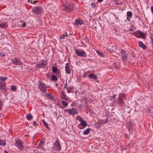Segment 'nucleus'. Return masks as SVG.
Listing matches in <instances>:
<instances>
[{
  "mask_svg": "<svg viewBox=\"0 0 153 153\" xmlns=\"http://www.w3.org/2000/svg\"><path fill=\"white\" fill-rule=\"evenodd\" d=\"M139 46L140 47L142 48L144 50H145L146 49V46L142 42H139Z\"/></svg>",
  "mask_w": 153,
  "mask_h": 153,
  "instance_id": "nucleus-19",
  "label": "nucleus"
},
{
  "mask_svg": "<svg viewBox=\"0 0 153 153\" xmlns=\"http://www.w3.org/2000/svg\"><path fill=\"white\" fill-rule=\"evenodd\" d=\"M33 125L34 126H37V124L36 123V122L35 121H34L33 123Z\"/></svg>",
  "mask_w": 153,
  "mask_h": 153,
  "instance_id": "nucleus-45",
  "label": "nucleus"
},
{
  "mask_svg": "<svg viewBox=\"0 0 153 153\" xmlns=\"http://www.w3.org/2000/svg\"><path fill=\"white\" fill-rule=\"evenodd\" d=\"M116 4L117 5H119L120 4H119L118 2H117L116 3Z\"/></svg>",
  "mask_w": 153,
  "mask_h": 153,
  "instance_id": "nucleus-50",
  "label": "nucleus"
},
{
  "mask_svg": "<svg viewBox=\"0 0 153 153\" xmlns=\"http://www.w3.org/2000/svg\"><path fill=\"white\" fill-rule=\"evenodd\" d=\"M63 10L68 12H71L73 11V4L72 3H66L63 5Z\"/></svg>",
  "mask_w": 153,
  "mask_h": 153,
  "instance_id": "nucleus-1",
  "label": "nucleus"
},
{
  "mask_svg": "<svg viewBox=\"0 0 153 153\" xmlns=\"http://www.w3.org/2000/svg\"><path fill=\"white\" fill-rule=\"evenodd\" d=\"M121 53L122 54V59L123 60L126 61L127 59V54L126 53L125 51L123 49L121 50Z\"/></svg>",
  "mask_w": 153,
  "mask_h": 153,
  "instance_id": "nucleus-11",
  "label": "nucleus"
},
{
  "mask_svg": "<svg viewBox=\"0 0 153 153\" xmlns=\"http://www.w3.org/2000/svg\"><path fill=\"white\" fill-rule=\"evenodd\" d=\"M127 19H128V21H129V20H128V18H127Z\"/></svg>",
  "mask_w": 153,
  "mask_h": 153,
  "instance_id": "nucleus-62",
  "label": "nucleus"
},
{
  "mask_svg": "<svg viewBox=\"0 0 153 153\" xmlns=\"http://www.w3.org/2000/svg\"><path fill=\"white\" fill-rule=\"evenodd\" d=\"M28 1L30 2V0H28Z\"/></svg>",
  "mask_w": 153,
  "mask_h": 153,
  "instance_id": "nucleus-60",
  "label": "nucleus"
},
{
  "mask_svg": "<svg viewBox=\"0 0 153 153\" xmlns=\"http://www.w3.org/2000/svg\"><path fill=\"white\" fill-rule=\"evenodd\" d=\"M97 79V77L96 75H94V76L93 79L94 80H96Z\"/></svg>",
  "mask_w": 153,
  "mask_h": 153,
  "instance_id": "nucleus-44",
  "label": "nucleus"
},
{
  "mask_svg": "<svg viewBox=\"0 0 153 153\" xmlns=\"http://www.w3.org/2000/svg\"><path fill=\"white\" fill-rule=\"evenodd\" d=\"M73 88L72 86H70L67 88V89H68L70 90H73Z\"/></svg>",
  "mask_w": 153,
  "mask_h": 153,
  "instance_id": "nucleus-41",
  "label": "nucleus"
},
{
  "mask_svg": "<svg viewBox=\"0 0 153 153\" xmlns=\"http://www.w3.org/2000/svg\"><path fill=\"white\" fill-rule=\"evenodd\" d=\"M15 144L19 149L21 150H23L24 149V147L23 145V143L22 142L19 140L16 141Z\"/></svg>",
  "mask_w": 153,
  "mask_h": 153,
  "instance_id": "nucleus-9",
  "label": "nucleus"
},
{
  "mask_svg": "<svg viewBox=\"0 0 153 153\" xmlns=\"http://www.w3.org/2000/svg\"><path fill=\"white\" fill-rule=\"evenodd\" d=\"M65 71L66 73L69 74L71 73V70L70 69L69 67L68 63H67L65 67Z\"/></svg>",
  "mask_w": 153,
  "mask_h": 153,
  "instance_id": "nucleus-17",
  "label": "nucleus"
},
{
  "mask_svg": "<svg viewBox=\"0 0 153 153\" xmlns=\"http://www.w3.org/2000/svg\"><path fill=\"white\" fill-rule=\"evenodd\" d=\"M103 1V0H98V1L99 2H101Z\"/></svg>",
  "mask_w": 153,
  "mask_h": 153,
  "instance_id": "nucleus-49",
  "label": "nucleus"
},
{
  "mask_svg": "<svg viewBox=\"0 0 153 153\" xmlns=\"http://www.w3.org/2000/svg\"><path fill=\"white\" fill-rule=\"evenodd\" d=\"M66 84L65 85V87H66Z\"/></svg>",
  "mask_w": 153,
  "mask_h": 153,
  "instance_id": "nucleus-58",
  "label": "nucleus"
},
{
  "mask_svg": "<svg viewBox=\"0 0 153 153\" xmlns=\"http://www.w3.org/2000/svg\"><path fill=\"white\" fill-rule=\"evenodd\" d=\"M126 98V95L124 94H120L117 100V103L120 106H122L124 104V100Z\"/></svg>",
  "mask_w": 153,
  "mask_h": 153,
  "instance_id": "nucleus-2",
  "label": "nucleus"
},
{
  "mask_svg": "<svg viewBox=\"0 0 153 153\" xmlns=\"http://www.w3.org/2000/svg\"><path fill=\"white\" fill-rule=\"evenodd\" d=\"M83 23V21L81 20L80 19H76L75 23V25H81Z\"/></svg>",
  "mask_w": 153,
  "mask_h": 153,
  "instance_id": "nucleus-18",
  "label": "nucleus"
},
{
  "mask_svg": "<svg viewBox=\"0 0 153 153\" xmlns=\"http://www.w3.org/2000/svg\"><path fill=\"white\" fill-rule=\"evenodd\" d=\"M65 34L60 35L59 36V38L61 39H63L65 38Z\"/></svg>",
  "mask_w": 153,
  "mask_h": 153,
  "instance_id": "nucleus-36",
  "label": "nucleus"
},
{
  "mask_svg": "<svg viewBox=\"0 0 153 153\" xmlns=\"http://www.w3.org/2000/svg\"><path fill=\"white\" fill-rule=\"evenodd\" d=\"M31 2L32 3L33 1H31Z\"/></svg>",
  "mask_w": 153,
  "mask_h": 153,
  "instance_id": "nucleus-61",
  "label": "nucleus"
},
{
  "mask_svg": "<svg viewBox=\"0 0 153 153\" xmlns=\"http://www.w3.org/2000/svg\"><path fill=\"white\" fill-rule=\"evenodd\" d=\"M90 130L91 128H88L85 131H84L83 132V134L85 135L88 134L89 133Z\"/></svg>",
  "mask_w": 153,
  "mask_h": 153,
  "instance_id": "nucleus-22",
  "label": "nucleus"
},
{
  "mask_svg": "<svg viewBox=\"0 0 153 153\" xmlns=\"http://www.w3.org/2000/svg\"><path fill=\"white\" fill-rule=\"evenodd\" d=\"M83 39L85 40L86 42H87L89 40L86 37L84 38Z\"/></svg>",
  "mask_w": 153,
  "mask_h": 153,
  "instance_id": "nucleus-42",
  "label": "nucleus"
},
{
  "mask_svg": "<svg viewBox=\"0 0 153 153\" xmlns=\"http://www.w3.org/2000/svg\"><path fill=\"white\" fill-rule=\"evenodd\" d=\"M38 87L42 92L45 93L47 91L46 87L45 86V84L40 81H38Z\"/></svg>",
  "mask_w": 153,
  "mask_h": 153,
  "instance_id": "nucleus-4",
  "label": "nucleus"
},
{
  "mask_svg": "<svg viewBox=\"0 0 153 153\" xmlns=\"http://www.w3.org/2000/svg\"><path fill=\"white\" fill-rule=\"evenodd\" d=\"M32 11L36 15H40L43 12V8L41 6L35 7L32 8Z\"/></svg>",
  "mask_w": 153,
  "mask_h": 153,
  "instance_id": "nucleus-3",
  "label": "nucleus"
},
{
  "mask_svg": "<svg viewBox=\"0 0 153 153\" xmlns=\"http://www.w3.org/2000/svg\"><path fill=\"white\" fill-rule=\"evenodd\" d=\"M67 92H68V93H70L71 92V91H69V90L68 89H67Z\"/></svg>",
  "mask_w": 153,
  "mask_h": 153,
  "instance_id": "nucleus-51",
  "label": "nucleus"
},
{
  "mask_svg": "<svg viewBox=\"0 0 153 153\" xmlns=\"http://www.w3.org/2000/svg\"><path fill=\"white\" fill-rule=\"evenodd\" d=\"M97 52L99 55L100 56L103 57L104 56V54L102 53V52H100L99 51H97Z\"/></svg>",
  "mask_w": 153,
  "mask_h": 153,
  "instance_id": "nucleus-26",
  "label": "nucleus"
},
{
  "mask_svg": "<svg viewBox=\"0 0 153 153\" xmlns=\"http://www.w3.org/2000/svg\"><path fill=\"white\" fill-rule=\"evenodd\" d=\"M0 56H5V55L3 54V53H1L0 54Z\"/></svg>",
  "mask_w": 153,
  "mask_h": 153,
  "instance_id": "nucleus-47",
  "label": "nucleus"
},
{
  "mask_svg": "<svg viewBox=\"0 0 153 153\" xmlns=\"http://www.w3.org/2000/svg\"><path fill=\"white\" fill-rule=\"evenodd\" d=\"M0 89L1 92H3L6 91V87L5 84H0Z\"/></svg>",
  "mask_w": 153,
  "mask_h": 153,
  "instance_id": "nucleus-14",
  "label": "nucleus"
},
{
  "mask_svg": "<svg viewBox=\"0 0 153 153\" xmlns=\"http://www.w3.org/2000/svg\"><path fill=\"white\" fill-rule=\"evenodd\" d=\"M61 98L63 99L66 100H68V97L65 94L64 91H62L61 94Z\"/></svg>",
  "mask_w": 153,
  "mask_h": 153,
  "instance_id": "nucleus-15",
  "label": "nucleus"
},
{
  "mask_svg": "<svg viewBox=\"0 0 153 153\" xmlns=\"http://www.w3.org/2000/svg\"><path fill=\"white\" fill-rule=\"evenodd\" d=\"M44 140H42L39 143L38 145V146H41L44 142Z\"/></svg>",
  "mask_w": 153,
  "mask_h": 153,
  "instance_id": "nucleus-35",
  "label": "nucleus"
},
{
  "mask_svg": "<svg viewBox=\"0 0 153 153\" xmlns=\"http://www.w3.org/2000/svg\"><path fill=\"white\" fill-rule=\"evenodd\" d=\"M40 153V152H39V153Z\"/></svg>",
  "mask_w": 153,
  "mask_h": 153,
  "instance_id": "nucleus-63",
  "label": "nucleus"
},
{
  "mask_svg": "<svg viewBox=\"0 0 153 153\" xmlns=\"http://www.w3.org/2000/svg\"><path fill=\"white\" fill-rule=\"evenodd\" d=\"M42 122H43V124L45 125V127L48 129H49V126L47 124V123L45 122L44 120H42Z\"/></svg>",
  "mask_w": 153,
  "mask_h": 153,
  "instance_id": "nucleus-23",
  "label": "nucleus"
},
{
  "mask_svg": "<svg viewBox=\"0 0 153 153\" xmlns=\"http://www.w3.org/2000/svg\"><path fill=\"white\" fill-rule=\"evenodd\" d=\"M127 16L128 17H130L132 16V13L131 11H128L127 13Z\"/></svg>",
  "mask_w": 153,
  "mask_h": 153,
  "instance_id": "nucleus-30",
  "label": "nucleus"
},
{
  "mask_svg": "<svg viewBox=\"0 0 153 153\" xmlns=\"http://www.w3.org/2000/svg\"><path fill=\"white\" fill-rule=\"evenodd\" d=\"M128 125L129 126V127H131L133 124V122L131 121H128L127 123Z\"/></svg>",
  "mask_w": 153,
  "mask_h": 153,
  "instance_id": "nucleus-25",
  "label": "nucleus"
},
{
  "mask_svg": "<svg viewBox=\"0 0 153 153\" xmlns=\"http://www.w3.org/2000/svg\"><path fill=\"white\" fill-rule=\"evenodd\" d=\"M151 10L152 13H153V6H152L151 7Z\"/></svg>",
  "mask_w": 153,
  "mask_h": 153,
  "instance_id": "nucleus-46",
  "label": "nucleus"
},
{
  "mask_svg": "<svg viewBox=\"0 0 153 153\" xmlns=\"http://www.w3.org/2000/svg\"><path fill=\"white\" fill-rule=\"evenodd\" d=\"M62 103L63 105L65 106H67L68 105V103L65 101H62Z\"/></svg>",
  "mask_w": 153,
  "mask_h": 153,
  "instance_id": "nucleus-32",
  "label": "nucleus"
},
{
  "mask_svg": "<svg viewBox=\"0 0 153 153\" xmlns=\"http://www.w3.org/2000/svg\"><path fill=\"white\" fill-rule=\"evenodd\" d=\"M17 87L15 85H12L11 87V89L12 91H15L17 89Z\"/></svg>",
  "mask_w": 153,
  "mask_h": 153,
  "instance_id": "nucleus-27",
  "label": "nucleus"
},
{
  "mask_svg": "<svg viewBox=\"0 0 153 153\" xmlns=\"http://www.w3.org/2000/svg\"><path fill=\"white\" fill-rule=\"evenodd\" d=\"M114 67L116 69H118L119 68V65L117 64V63H115L114 65Z\"/></svg>",
  "mask_w": 153,
  "mask_h": 153,
  "instance_id": "nucleus-37",
  "label": "nucleus"
},
{
  "mask_svg": "<svg viewBox=\"0 0 153 153\" xmlns=\"http://www.w3.org/2000/svg\"><path fill=\"white\" fill-rule=\"evenodd\" d=\"M53 147L55 150L56 151H59L61 149V147L60 143L59 142L58 139L57 138L56 141L54 144Z\"/></svg>",
  "mask_w": 153,
  "mask_h": 153,
  "instance_id": "nucleus-8",
  "label": "nucleus"
},
{
  "mask_svg": "<svg viewBox=\"0 0 153 153\" xmlns=\"http://www.w3.org/2000/svg\"><path fill=\"white\" fill-rule=\"evenodd\" d=\"M115 49V47L114 46H112V48H109V49H107L109 51H110V52L111 53L113 52H114V50Z\"/></svg>",
  "mask_w": 153,
  "mask_h": 153,
  "instance_id": "nucleus-24",
  "label": "nucleus"
},
{
  "mask_svg": "<svg viewBox=\"0 0 153 153\" xmlns=\"http://www.w3.org/2000/svg\"><path fill=\"white\" fill-rule=\"evenodd\" d=\"M108 121V120L107 119H105L104 120H102L100 122V123L102 124H104L106 123Z\"/></svg>",
  "mask_w": 153,
  "mask_h": 153,
  "instance_id": "nucleus-31",
  "label": "nucleus"
},
{
  "mask_svg": "<svg viewBox=\"0 0 153 153\" xmlns=\"http://www.w3.org/2000/svg\"><path fill=\"white\" fill-rule=\"evenodd\" d=\"M52 71L53 72L56 73L58 76L60 75V70L58 69V68L56 66H54L52 67Z\"/></svg>",
  "mask_w": 153,
  "mask_h": 153,
  "instance_id": "nucleus-10",
  "label": "nucleus"
},
{
  "mask_svg": "<svg viewBox=\"0 0 153 153\" xmlns=\"http://www.w3.org/2000/svg\"><path fill=\"white\" fill-rule=\"evenodd\" d=\"M51 98L53 99V100H54V97H53V96L51 97Z\"/></svg>",
  "mask_w": 153,
  "mask_h": 153,
  "instance_id": "nucleus-54",
  "label": "nucleus"
},
{
  "mask_svg": "<svg viewBox=\"0 0 153 153\" xmlns=\"http://www.w3.org/2000/svg\"><path fill=\"white\" fill-rule=\"evenodd\" d=\"M25 25H26V24H25V23H23V24L22 25V26L23 27H25Z\"/></svg>",
  "mask_w": 153,
  "mask_h": 153,
  "instance_id": "nucleus-48",
  "label": "nucleus"
},
{
  "mask_svg": "<svg viewBox=\"0 0 153 153\" xmlns=\"http://www.w3.org/2000/svg\"><path fill=\"white\" fill-rule=\"evenodd\" d=\"M56 85H58V84L57 83H56Z\"/></svg>",
  "mask_w": 153,
  "mask_h": 153,
  "instance_id": "nucleus-59",
  "label": "nucleus"
},
{
  "mask_svg": "<svg viewBox=\"0 0 153 153\" xmlns=\"http://www.w3.org/2000/svg\"><path fill=\"white\" fill-rule=\"evenodd\" d=\"M66 84L65 85V87H66Z\"/></svg>",
  "mask_w": 153,
  "mask_h": 153,
  "instance_id": "nucleus-57",
  "label": "nucleus"
},
{
  "mask_svg": "<svg viewBox=\"0 0 153 153\" xmlns=\"http://www.w3.org/2000/svg\"><path fill=\"white\" fill-rule=\"evenodd\" d=\"M58 78L57 76L55 75H53L51 77V79L52 81H56L57 80Z\"/></svg>",
  "mask_w": 153,
  "mask_h": 153,
  "instance_id": "nucleus-28",
  "label": "nucleus"
},
{
  "mask_svg": "<svg viewBox=\"0 0 153 153\" xmlns=\"http://www.w3.org/2000/svg\"><path fill=\"white\" fill-rule=\"evenodd\" d=\"M130 128H128V130L129 131H130Z\"/></svg>",
  "mask_w": 153,
  "mask_h": 153,
  "instance_id": "nucleus-56",
  "label": "nucleus"
},
{
  "mask_svg": "<svg viewBox=\"0 0 153 153\" xmlns=\"http://www.w3.org/2000/svg\"><path fill=\"white\" fill-rule=\"evenodd\" d=\"M6 145V143L4 140H0V145L4 146Z\"/></svg>",
  "mask_w": 153,
  "mask_h": 153,
  "instance_id": "nucleus-29",
  "label": "nucleus"
},
{
  "mask_svg": "<svg viewBox=\"0 0 153 153\" xmlns=\"http://www.w3.org/2000/svg\"><path fill=\"white\" fill-rule=\"evenodd\" d=\"M6 27V25L4 23L0 24V27L4 28Z\"/></svg>",
  "mask_w": 153,
  "mask_h": 153,
  "instance_id": "nucleus-33",
  "label": "nucleus"
},
{
  "mask_svg": "<svg viewBox=\"0 0 153 153\" xmlns=\"http://www.w3.org/2000/svg\"><path fill=\"white\" fill-rule=\"evenodd\" d=\"M65 112H68V113L74 115V114H77V113L75 112L73 109H65Z\"/></svg>",
  "mask_w": 153,
  "mask_h": 153,
  "instance_id": "nucleus-13",
  "label": "nucleus"
},
{
  "mask_svg": "<svg viewBox=\"0 0 153 153\" xmlns=\"http://www.w3.org/2000/svg\"><path fill=\"white\" fill-rule=\"evenodd\" d=\"M77 118H79V120L81 122V123L79 124H80L84 126V127L86 126L87 125V123L86 121H85L84 120L82 119L79 116L77 117Z\"/></svg>",
  "mask_w": 153,
  "mask_h": 153,
  "instance_id": "nucleus-12",
  "label": "nucleus"
},
{
  "mask_svg": "<svg viewBox=\"0 0 153 153\" xmlns=\"http://www.w3.org/2000/svg\"><path fill=\"white\" fill-rule=\"evenodd\" d=\"M36 2H37V1H35L33 2V4H35Z\"/></svg>",
  "mask_w": 153,
  "mask_h": 153,
  "instance_id": "nucleus-53",
  "label": "nucleus"
},
{
  "mask_svg": "<svg viewBox=\"0 0 153 153\" xmlns=\"http://www.w3.org/2000/svg\"><path fill=\"white\" fill-rule=\"evenodd\" d=\"M12 62L16 65H18L19 64V60L16 58L13 59L12 60Z\"/></svg>",
  "mask_w": 153,
  "mask_h": 153,
  "instance_id": "nucleus-20",
  "label": "nucleus"
},
{
  "mask_svg": "<svg viewBox=\"0 0 153 153\" xmlns=\"http://www.w3.org/2000/svg\"><path fill=\"white\" fill-rule=\"evenodd\" d=\"M116 95L115 94V95H113L111 97H110V100H113L116 97Z\"/></svg>",
  "mask_w": 153,
  "mask_h": 153,
  "instance_id": "nucleus-38",
  "label": "nucleus"
},
{
  "mask_svg": "<svg viewBox=\"0 0 153 153\" xmlns=\"http://www.w3.org/2000/svg\"><path fill=\"white\" fill-rule=\"evenodd\" d=\"M91 5L92 7L93 8H94L96 6V4L95 3H94L92 2L91 4Z\"/></svg>",
  "mask_w": 153,
  "mask_h": 153,
  "instance_id": "nucleus-40",
  "label": "nucleus"
},
{
  "mask_svg": "<svg viewBox=\"0 0 153 153\" xmlns=\"http://www.w3.org/2000/svg\"><path fill=\"white\" fill-rule=\"evenodd\" d=\"M48 96L50 98H51L53 96L52 95L51 93H49L48 94Z\"/></svg>",
  "mask_w": 153,
  "mask_h": 153,
  "instance_id": "nucleus-43",
  "label": "nucleus"
},
{
  "mask_svg": "<svg viewBox=\"0 0 153 153\" xmlns=\"http://www.w3.org/2000/svg\"><path fill=\"white\" fill-rule=\"evenodd\" d=\"M4 152L5 153H9V152H7V151L5 150L4 151Z\"/></svg>",
  "mask_w": 153,
  "mask_h": 153,
  "instance_id": "nucleus-52",
  "label": "nucleus"
},
{
  "mask_svg": "<svg viewBox=\"0 0 153 153\" xmlns=\"http://www.w3.org/2000/svg\"><path fill=\"white\" fill-rule=\"evenodd\" d=\"M65 36H68V35L67 34H66V35H65Z\"/></svg>",
  "mask_w": 153,
  "mask_h": 153,
  "instance_id": "nucleus-55",
  "label": "nucleus"
},
{
  "mask_svg": "<svg viewBox=\"0 0 153 153\" xmlns=\"http://www.w3.org/2000/svg\"><path fill=\"white\" fill-rule=\"evenodd\" d=\"M94 74H91L88 75V77L91 79H93L94 76Z\"/></svg>",
  "mask_w": 153,
  "mask_h": 153,
  "instance_id": "nucleus-34",
  "label": "nucleus"
},
{
  "mask_svg": "<svg viewBox=\"0 0 153 153\" xmlns=\"http://www.w3.org/2000/svg\"><path fill=\"white\" fill-rule=\"evenodd\" d=\"M82 125H81L79 124L78 125V127L80 129H82L84 127H82Z\"/></svg>",
  "mask_w": 153,
  "mask_h": 153,
  "instance_id": "nucleus-39",
  "label": "nucleus"
},
{
  "mask_svg": "<svg viewBox=\"0 0 153 153\" xmlns=\"http://www.w3.org/2000/svg\"><path fill=\"white\" fill-rule=\"evenodd\" d=\"M76 53L79 56L86 57L87 56L86 52L82 49L79 50L77 49L76 50Z\"/></svg>",
  "mask_w": 153,
  "mask_h": 153,
  "instance_id": "nucleus-5",
  "label": "nucleus"
},
{
  "mask_svg": "<svg viewBox=\"0 0 153 153\" xmlns=\"http://www.w3.org/2000/svg\"><path fill=\"white\" fill-rule=\"evenodd\" d=\"M132 34L138 38H140L141 37L142 38H143L145 36L144 33H143L140 31L134 32Z\"/></svg>",
  "mask_w": 153,
  "mask_h": 153,
  "instance_id": "nucleus-6",
  "label": "nucleus"
},
{
  "mask_svg": "<svg viewBox=\"0 0 153 153\" xmlns=\"http://www.w3.org/2000/svg\"><path fill=\"white\" fill-rule=\"evenodd\" d=\"M47 65L46 62L45 60H42L39 62L36 65V67L42 68Z\"/></svg>",
  "mask_w": 153,
  "mask_h": 153,
  "instance_id": "nucleus-7",
  "label": "nucleus"
},
{
  "mask_svg": "<svg viewBox=\"0 0 153 153\" xmlns=\"http://www.w3.org/2000/svg\"><path fill=\"white\" fill-rule=\"evenodd\" d=\"M7 79V77H0V84H5V82L4 80H6Z\"/></svg>",
  "mask_w": 153,
  "mask_h": 153,
  "instance_id": "nucleus-16",
  "label": "nucleus"
},
{
  "mask_svg": "<svg viewBox=\"0 0 153 153\" xmlns=\"http://www.w3.org/2000/svg\"><path fill=\"white\" fill-rule=\"evenodd\" d=\"M26 117L27 119L28 120H30L33 118L31 114H27Z\"/></svg>",
  "mask_w": 153,
  "mask_h": 153,
  "instance_id": "nucleus-21",
  "label": "nucleus"
}]
</instances>
